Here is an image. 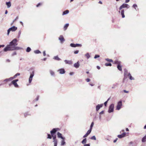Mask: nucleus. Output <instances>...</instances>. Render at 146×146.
<instances>
[{
    "instance_id": "f257e3e1",
    "label": "nucleus",
    "mask_w": 146,
    "mask_h": 146,
    "mask_svg": "<svg viewBox=\"0 0 146 146\" xmlns=\"http://www.w3.org/2000/svg\"><path fill=\"white\" fill-rule=\"evenodd\" d=\"M17 40L16 38L13 39L11 42H10L9 44L4 49V51L7 52L8 51H10V49L12 47H13L14 46H16L18 44L17 43Z\"/></svg>"
},
{
    "instance_id": "f03ea898",
    "label": "nucleus",
    "mask_w": 146,
    "mask_h": 146,
    "mask_svg": "<svg viewBox=\"0 0 146 146\" xmlns=\"http://www.w3.org/2000/svg\"><path fill=\"white\" fill-rule=\"evenodd\" d=\"M29 71H30V75L29 78V83H31L33 79V78L34 75L35 70L34 69L31 68L29 69Z\"/></svg>"
},
{
    "instance_id": "7ed1b4c3",
    "label": "nucleus",
    "mask_w": 146,
    "mask_h": 146,
    "mask_svg": "<svg viewBox=\"0 0 146 146\" xmlns=\"http://www.w3.org/2000/svg\"><path fill=\"white\" fill-rule=\"evenodd\" d=\"M17 29V27L13 26L11 28H9L7 30V35H9L10 31H14Z\"/></svg>"
},
{
    "instance_id": "20e7f679",
    "label": "nucleus",
    "mask_w": 146,
    "mask_h": 146,
    "mask_svg": "<svg viewBox=\"0 0 146 146\" xmlns=\"http://www.w3.org/2000/svg\"><path fill=\"white\" fill-rule=\"evenodd\" d=\"M53 137V142L54 143V146H57L58 141L56 138V135H51Z\"/></svg>"
},
{
    "instance_id": "39448f33",
    "label": "nucleus",
    "mask_w": 146,
    "mask_h": 146,
    "mask_svg": "<svg viewBox=\"0 0 146 146\" xmlns=\"http://www.w3.org/2000/svg\"><path fill=\"white\" fill-rule=\"evenodd\" d=\"M130 7V6L128 4L125 3H123L120 7L119 9L121 10L122 9L125 8H126L127 9H128Z\"/></svg>"
},
{
    "instance_id": "423d86ee",
    "label": "nucleus",
    "mask_w": 146,
    "mask_h": 146,
    "mask_svg": "<svg viewBox=\"0 0 146 146\" xmlns=\"http://www.w3.org/2000/svg\"><path fill=\"white\" fill-rule=\"evenodd\" d=\"M114 104H111L109 106L108 112L109 113L113 112L114 110Z\"/></svg>"
},
{
    "instance_id": "0eeeda50",
    "label": "nucleus",
    "mask_w": 146,
    "mask_h": 146,
    "mask_svg": "<svg viewBox=\"0 0 146 146\" xmlns=\"http://www.w3.org/2000/svg\"><path fill=\"white\" fill-rule=\"evenodd\" d=\"M22 49V48L21 47L17 46H14L13 47H12L11 48L10 50H18Z\"/></svg>"
},
{
    "instance_id": "6e6552de",
    "label": "nucleus",
    "mask_w": 146,
    "mask_h": 146,
    "mask_svg": "<svg viewBox=\"0 0 146 146\" xmlns=\"http://www.w3.org/2000/svg\"><path fill=\"white\" fill-rule=\"evenodd\" d=\"M129 73V72H128V70L127 69H124V77L123 79V81H124V80L127 78V75H128Z\"/></svg>"
},
{
    "instance_id": "1a4fd4ad",
    "label": "nucleus",
    "mask_w": 146,
    "mask_h": 146,
    "mask_svg": "<svg viewBox=\"0 0 146 146\" xmlns=\"http://www.w3.org/2000/svg\"><path fill=\"white\" fill-rule=\"evenodd\" d=\"M122 102L121 101H119L116 107V110H119L121 108V107L122 106Z\"/></svg>"
},
{
    "instance_id": "9d476101",
    "label": "nucleus",
    "mask_w": 146,
    "mask_h": 146,
    "mask_svg": "<svg viewBox=\"0 0 146 146\" xmlns=\"http://www.w3.org/2000/svg\"><path fill=\"white\" fill-rule=\"evenodd\" d=\"M58 129V128H54L50 131L51 135H54Z\"/></svg>"
},
{
    "instance_id": "9b49d317",
    "label": "nucleus",
    "mask_w": 146,
    "mask_h": 146,
    "mask_svg": "<svg viewBox=\"0 0 146 146\" xmlns=\"http://www.w3.org/2000/svg\"><path fill=\"white\" fill-rule=\"evenodd\" d=\"M103 104H98L96 106V111H98L100 108L102 107Z\"/></svg>"
},
{
    "instance_id": "f8f14e48",
    "label": "nucleus",
    "mask_w": 146,
    "mask_h": 146,
    "mask_svg": "<svg viewBox=\"0 0 146 146\" xmlns=\"http://www.w3.org/2000/svg\"><path fill=\"white\" fill-rule=\"evenodd\" d=\"M59 40L60 41L61 43H62L65 41L63 36L62 35H60L59 37Z\"/></svg>"
},
{
    "instance_id": "ddd939ff",
    "label": "nucleus",
    "mask_w": 146,
    "mask_h": 146,
    "mask_svg": "<svg viewBox=\"0 0 146 146\" xmlns=\"http://www.w3.org/2000/svg\"><path fill=\"white\" fill-rule=\"evenodd\" d=\"M58 71L59 72V73L61 74H64L65 72V71L64 69L63 68L59 69Z\"/></svg>"
},
{
    "instance_id": "4468645a",
    "label": "nucleus",
    "mask_w": 146,
    "mask_h": 146,
    "mask_svg": "<svg viewBox=\"0 0 146 146\" xmlns=\"http://www.w3.org/2000/svg\"><path fill=\"white\" fill-rule=\"evenodd\" d=\"M74 66L76 68H78L80 66L79 62L78 61L76 63H75L74 65Z\"/></svg>"
},
{
    "instance_id": "2eb2a0df",
    "label": "nucleus",
    "mask_w": 146,
    "mask_h": 146,
    "mask_svg": "<svg viewBox=\"0 0 146 146\" xmlns=\"http://www.w3.org/2000/svg\"><path fill=\"white\" fill-rule=\"evenodd\" d=\"M64 61L66 64H68L70 65H71L72 64V62L71 60H66Z\"/></svg>"
},
{
    "instance_id": "dca6fc26",
    "label": "nucleus",
    "mask_w": 146,
    "mask_h": 146,
    "mask_svg": "<svg viewBox=\"0 0 146 146\" xmlns=\"http://www.w3.org/2000/svg\"><path fill=\"white\" fill-rule=\"evenodd\" d=\"M118 85V84L117 83L113 84L112 85L111 88L112 89L115 88Z\"/></svg>"
},
{
    "instance_id": "f3484780",
    "label": "nucleus",
    "mask_w": 146,
    "mask_h": 146,
    "mask_svg": "<svg viewBox=\"0 0 146 146\" xmlns=\"http://www.w3.org/2000/svg\"><path fill=\"white\" fill-rule=\"evenodd\" d=\"M11 83L13 84L15 87H18L19 86L16 82L13 80L11 82Z\"/></svg>"
},
{
    "instance_id": "a211bd4d",
    "label": "nucleus",
    "mask_w": 146,
    "mask_h": 146,
    "mask_svg": "<svg viewBox=\"0 0 146 146\" xmlns=\"http://www.w3.org/2000/svg\"><path fill=\"white\" fill-rule=\"evenodd\" d=\"M57 135H58V138H61V139H64V138L62 136V134L61 133H60V132H58Z\"/></svg>"
},
{
    "instance_id": "6ab92c4d",
    "label": "nucleus",
    "mask_w": 146,
    "mask_h": 146,
    "mask_svg": "<svg viewBox=\"0 0 146 146\" xmlns=\"http://www.w3.org/2000/svg\"><path fill=\"white\" fill-rule=\"evenodd\" d=\"M6 4L7 5L8 8H10L11 6V3L10 1L6 2Z\"/></svg>"
},
{
    "instance_id": "aec40b11",
    "label": "nucleus",
    "mask_w": 146,
    "mask_h": 146,
    "mask_svg": "<svg viewBox=\"0 0 146 146\" xmlns=\"http://www.w3.org/2000/svg\"><path fill=\"white\" fill-rule=\"evenodd\" d=\"M69 25V24L68 23H67L65 25L64 27V31H66Z\"/></svg>"
},
{
    "instance_id": "412c9836",
    "label": "nucleus",
    "mask_w": 146,
    "mask_h": 146,
    "mask_svg": "<svg viewBox=\"0 0 146 146\" xmlns=\"http://www.w3.org/2000/svg\"><path fill=\"white\" fill-rule=\"evenodd\" d=\"M124 9L122 10L121 11V14L123 18H124L125 16L124 14Z\"/></svg>"
},
{
    "instance_id": "4be33fe9",
    "label": "nucleus",
    "mask_w": 146,
    "mask_h": 146,
    "mask_svg": "<svg viewBox=\"0 0 146 146\" xmlns=\"http://www.w3.org/2000/svg\"><path fill=\"white\" fill-rule=\"evenodd\" d=\"M69 11L68 10H67L63 12L62 15H65L66 14H68L69 13Z\"/></svg>"
},
{
    "instance_id": "5701e85b",
    "label": "nucleus",
    "mask_w": 146,
    "mask_h": 146,
    "mask_svg": "<svg viewBox=\"0 0 146 146\" xmlns=\"http://www.w3.org/2000/svg\"><path fill=\"white\" fill-rule=\"evenodd\" d=\"M142 141L143 142H145L146 141V135L144 136L142 139Z\"/></svg>"
},
{
    "instance_id": "b1692460",
    "label": "nucleus",
    "mask_w": 146,
    "mask_h": 146,
    "mask_svg": "<svg viewBox=\"0 0 146 146\" xmlns=\"http://www.w3.org/2000/svg\"><path fill=\"white\" fill-rule=\"evenodd\" d=\"M54 59L58 60H61V59L58 57V56H54Z\"/></svg>"
},
{
    "instance_id": "393cba45",
    "label": "nucleus",
    "mask_w": 146,
    "mask_h": 146,
    "mask_svg": "<svg viewBox=\"0 0 146 146\" xmlns=\"http://www.w3.org/2000/svg\"><path fill=\"white\" fill-rule=\"evenodd\" d=\"M117 68L120 71H121L122 68L121 66L120 65V64L118 65L117 66Z\"/></svg>"
},
{
    "instance_id": "a878e982",
    "label": "nucleus",
    "mask_w": 146,
    "mask_h": 146,
    "mask_svg": "<svg viewBox=\"0 0 146 146\" xmlns=\"http://www.w3.org/2000/svg\"><path fill=\"white\" fill-rule=\"evenodd\" d=\"M86 138H85L83 139V140L82 141V143L83 144H84L86 143Z\"/></svg>"
},
{
    "instance_id": "bb28decb",
    "label": "nucleus",
    "mask_w": 146,
    "mask_h": 146,
    "mask_svg": "<svg viewBox=\"0 0 146 146\" xmlns=\"http://www.w3.org/2000/svg\"><path fill=\"white\" fill-rule=\"evenodd\" d=\"M120 62L116 60L114 61V63L115 64H117L118 65L120 64Z\"/></svg>"
},
{
    "instance_id": "cd10ccee",
    "label": "nucleus",
    "mask_w": 146,
    "mask_h": 146,
    "mask_svg": "<svg viewBox=\"0 0 146 146\" xmlns=\"http://www.w3.org/2000/svg\"><path fill=\"white\" fill-rule=\"evenodd\" d=\"M85 56L86 57L87 59H88L90 57V56L88 53H87L85 54Z\"/></svg>"
},
{
    "instance_id": "c85d7f7f",
    "label": "nucleus",
    "mask_w": 146,
    "mask_h": 146,
    "mask_svg": "<svg viewBox=\"0 0 146 146\" xmlns=\"http://www.w3.org/2000/svg\"><path fill=\"white\" fill-rule=\"evenodd\" d=\"M34 52L36 54H39L41 53V52L38 50H35Z\"/></svg>"
},
{
    "instance_id": "c756f323",
    "label": "nucleus",
    "mask_w": 146,
    "mask_h": 146,
    "mask_svg": "<svg viewBox=\"0 0 146 146\" xmlns=\"http://www.w3.org/2000/svg\"><path fill=\"white\" fill-rule=\"evenodd\" d=\"M31 50V48L29 47H28L26 49V52H30Z\"/></svg>"
},
{
    "instance_id": "7c9ffc66",
    "label": "nucleus",
    "mask_w": 146,
    "mask_h": 146,
    "mask_svg": "<svg viewBox=\"0 0 146 146\" xmlns=\"http://www.w3.org/2000/svg\"><path fill=\"white\" fill-rule=\"evenodd\" d=\"M105 60L108 61L110 62H113V61L112 59H110L108 58H106L105 59Z\"/></svg>"
},
{
    "instance_id": "2f4dec72",
    "label": "nucleus",
    "mask_w": 146,
    "mask_h": 146,
    "mask_svg": "<svg viewBox=\"0 0 146 146\" xmlns=\"http://www.w3.org/2000/svg\"><path fill=\"white\" fill-rule=\"evenodd\" d=\"M50 74L52 76H53L54 75V72L52 70H50Z\"/></svg>"
},
{
    "instance_id": "473e14b6",
    "label": "nucleus",
    "mask_w": 146,
    "mask_h": 146,
    "mask_svg": "<svg viewBox=\"0 0 146 146\" xmlns=\"http://www.w3.org/2000/svg\"><path fill=\"white\" fill-rule=\"evenodd\" d=\"M20 74L19 73H17L16 74H15L13 77L14 79L16 78V77L17 76H19L20 75Z\"/></svg>"
},
{
    "instance_id": "72a5a7b5",
    "label": "nucleus",
    "mask_w": 146,
    "mask_h": 146,
    "mask_svg": "<svg viewBox=\"0 0 146 146\" xmlns=\"http://www.w3.org/2000/svg\"><path fill=\"white\" fill-rule=\"evenodd\" d=\"M92 129H90L87 131L86 133L88 135L90 133Z\"/></svg>"
},
{
    "instance_id": "f704fd0d",
    "label": "nucleus",
    "mask_w": 146,
    "mask_h": 146,
    "mask_svg": "<svg viewBox=\"0 0 146 146\" xmlns=\"http://www.w3.org/2000/svg\"><path fill=\"white\" fill-rule=\"evenodd\" d=\"M105 65L106 66H111V64L110 63H106L105 64Z\"/></svg>"
},
{
    "instance_id": "c9c22d12",
    "label": "nucleus",
    "mask_w": 146,
    "mask_h": 146,
    "mask_svg": "<svg viewBox=\"0 0 146 146\" xmlns=\"http://www.w3.org/2000/svg\"><path fill=\"white\" fill-rule=\"evenodd\" d=\"M90 139H91L94 140H96V137L95 136H93Z\"/></svg>"
},
{
    "instance_id": "e433bc0d",
    "label": "nucleus",
    "mask_w": 146,
    "mask_h": 146,
    "mask_svg": "<svg viewBox=\"0 0 146 146\" xmlns=\"http://www.w3.org/2000/svg\"><path fill=\"white\" fill-rule=\"evenodd\" d=\"M30 115V113L29 112L26 113L24 114V116L25 117H26L27 115Z\"/></svg>"
},
{
    "instance_id": "4c0bfd02",
    "label": "nucleus",
    "mask_w": 146,
    "mask_h": 146,
    "mask_svg": "<svg viewBox=\"0 0 146 146\" xmlns=\"http://www.w3.org/2000/svg\"><path fill=\"white\" fill-rule=\"evenodd\" d=\"M94 122H92L91 123V125H90V129L92 130V127H93L94 125Z\"/></svg>"
},
{
    "instance_id": "58836bf2",
    "label": "nucleus",
    "mask_w": 146,
    "mask_h": 146,
    "mask_svg": "<svg viewBox=\"0 0 146 146\" xmlns=\"http://www.w3.org/2000/svg\"><path fill=\"white\" fill-rule=\"evenodd\" d=\"M70 46L72 47H76L75 44L74 43H71L70 44Z\"/></svg>"
},
{
    "instance_id": "ea45409f",
    "label": "nucleus",
    "mask_w": 146,
    "mask_h": 146,
    "mask_svg": "<svg viewBox=\"0 0 146 146\" xmlns=\"http://www.w3.org/2000/svg\"><path fill=\"white\" fill-rule=\"evenodd\" d=\"M65 143V142L64 140H62L61 143V145H64Z\"/></svg>"
},
{
    "instance_id": "a19ab883",
    "label": "nucleus",
    "mask_w": 146,
    "mask_h": 146,
    "mask_svg": "<svg viewBox=\"0 0 146 146\" xmlns=\"http://www.w3.org/2000/svg\"><path fill=\"white\" fill-rule=\"evenodd\" d=\"M117 137L119 138H121L124 137L122 134L118 135Z\"/></svg>"
},
{
    "instance_id": "79ce46f5",
    "label": "nucleus",
    "mask_w": 146,
    "mask_h": 146,
    "mask_svg": "<svg viewBox=\"0 0 146 146\" xmlns=\"http://www.w3.org/2000/svg\"><path fill=\"white\" fill-rule=\"evenodd\" d=\"M8 80L9 81H10L12 80L13 79H14L13 77H11L9 78H8Z\"/></svg>"
},
{
    "instance_id": "37998d69",
    "label": "nucleus",
    "mask_w": 146,
    "mask_h": 146,
    "mask_svg": "<svg viewBox=\"0 0 146 146\" xmlns=\"http://www.w3.org/2000/svg\"><path fill=\"white\" fill-rule=\"evenodd\" d=\"M76 45V47H81L82 46V45L81 44H75Z\"/></svg>"
},
{
    "instance_id": "c03bdc74",
    "label": "nucleus",
    "mask_w": 146,
    "mask_h": 146,
    "mask_svg": "<svg viewBox=\"0 0 146 146\" xmlns=\"http://www.w3.org/2000/svg\"><path fill=\"white\" fill-rule=\"evenodd\" d=\"M133 7L136 10V8L137 7V6L136 4H134L133 5Z\"/></svg>"
},
{
    "instance_id": "a18cd8bd",
    "label": "nucleus",
    "mask_w": 146,
    "mask_h": 146,
    "mask_svg": "<svg viewBox=\"0 0 146 146\" xmlns=\"http://www.w3.org/2000/svg\"><path fill=\"white\" fill-rule=\"evenodd\" d=\"M110 100V98H109L107 100V101H106V102H105L104 103V105L106 106V105H107V103H108V101H109V100Z\"/></svg>"
},
{
    "instance_id": "49530a36",
    "label": "nucleus",
    "mask_w": 146,
    "mask_h": 146,
    "mask_svg": "<svg viewBox=\"0 0 146 146\" xmlns=\"http://www.w3.org/2000/svg\"><path fill=\"white\" fill-rule=\"evenodd\" d=\"M47 135H48L47 138H48V139H51L52 137L51 135L49 134H48Z\"/></svg>"
},
{
    "instance_id": "de8ad7c7",
    "label": "nucleus",
    "mask_w": 146,
    "mask_h": 146,
    "mask_svg": "<svg viewBox=\"0 0 146 146\" xmlns=\"http://www.w3.org/2000/svg\"><path fill=\"white\" fill-rule=\"evenodd\" d=\"M100 55H96L94 57V58L96 59L100 57Z\"/></svg>"
},
{
    "instance_id": "09e8293b",
    "label": "nucleus",
    "mask_w": 146,
    "mask_h": 146,
    "mask_svg": "<svg viewBox=\"0 0 146 146\" xmlns=\"http://www.w3.org/2000/svg\"><path fill=\"white\" fill-rule=\"evenodd\" d=\"M129 79L131 80H134L135 79L134 78L131 76H130V77H129Z\"/></svg>"
},
{
    "instance_id": "8fccbe9b",
    "label": "nucleus",
    "mask_w": 146,
    "mask_h": 146,
    "mask_svg": "<svg viewBox=\"0 0 146 146\" xmlns=\"http://www.w3.org/2000/svg\"><path fill=\"white\" fill-rule=\"evenodd\" d=\"M17 54V53L16 52H14L12 54V56H13L14 55H16Z\"/></svg>"
},
{
    "instance_id": "3c124183",
    "label": "nucleus",
    "mask_w": 146,
    "mask_h": 146,
    "mask_svg": "<svg viewBox=\"0 0 146 146\" xmlns=\"http://www.w3.org/2000/svg\"><path fill=\"white\" fill-rule=\"evenodd\" d=\"M18 19V17L17 16L15 19L13 21V23L17 19Z\"/></svg>"
},
{
    "instance_id": "603ef678",
    "label": "nucleus",
    "mask_w": 146,
    "mask_h": 146,
    "mask_svg": "<svg viewBox=\"0 0 146 146\" xmlns=\"http://www.w3.org/2000/svg\"><path fill=\"white\" fill-rule=\"evenodd\" d=\"M3 82H9L8 79V78H6V79H5L3 80Z\"/></svg>"
},
{
    "instance_id": "864d4df0",
    "label": "nucleus",
    "mask_w": 146,
    "mask_h": 146,
    "mask_svg": "<svg viewBox=\"0 0 146 146\" xmlns=\"http://www.w3.org/2000/svg\"><path fill=\"white\" fill-rule=\"evenodd\" d=\"M78 52H79V50H77L75 51L74 52V53L75 54H77L78 53Z\"/></svg>"
},
{
    "instance_id": "5fc2aeb1",
    "label": "nucleus",
    "mask_w": 146,
    "mask_h": 146,
    "mask_svg": "<svg viewBox=\"0 0 146 146\" xmlns=\"http://www.w3.org/2000/svg\"><path fill=\"white\" fill-rule=\"evenodd\" d=\"M123 136V137H124L125 136V135L126 134V133L125 132L123 133L122 134H121Z\"/></svg>"
},
{
    "instance_id": "6e6d98bb",
    "label": "nucleus",
    "mask_w": 146,
    "mask_h": 146,
    "mask_svg": "<svg viewBox=\"0 0 146 146\" xmlns=\"http://www.w3.org/2000/svg\"><path fill=\"white\" fill-rule=\"evenodd\" d=\"M90 144H86L84 145V146H90Z\"/></svg>"
},
{
    "instance_id": "4d7b16f0",
    "label": "nucleus",
    "mask_w": 146,
    "mask_h": 146,
    "mask_svg": "<svg viewBox=\"0 0 146 146\" xmlns=\"http://www.w3.org/2000/svg\"><path fill=\"white\" fill-rule=\"evenodd\" d=\"M104 111H102L100 112V113H99L101 115L102 114H103L104 113Z\"/></svg>"
},
{
    "instance_id": "13d9d810",
    "label": "nucleus",
    "mask_w": 146,
    "mask_h": 146,
    "mask_svg": "<svg viewBox=\"0 0 146 146\" xmlns=\"http://www.w3.org/2000/svg\"><path fill=\"white\" fill-rule=\"evenodd\" d=\"M43 54L44 56H45L46 55V52L45 51H44L43 52Z\"/></svg>"
},
{
    "instance_id": "bf43d9fd",
    "label": "nucleus",
    "mask_w": 146,
    "mask_h": 146,
    "mask_svg": "<svg viewBox=\"0 0 146 146\" xmlns=\"http://www.w3.org/2000/svg\"><path fill=\"white\" fill-rule=\"evenodd\" d=\"M90 79L89 78H87L86 79V81L88 82H90Z\"/></svg>"
},
{
    "instance_id": "052dcab7",
    "label": "nucleus",
    "mask_w": 146,
    "mask_h": 146,
    "mask_svg": "<svg viewBox=\"0 0 146 146\" xmlns=\"http://www.w3.org/2000/svg\"><path fill=\"white\" fill-rule=\"evenodd\" d=\"M88 134H87L86 133L84 136H83V137L84 138H85L86 137H87L88 136Z\"/></svg>"
},
{
    "instance_id": "680f3d73",
    "label": "nucleus",
    "mask_w": 146,
    "mask_h": 146,
    "mask_svg": "<svg viewBox=\"0 0 146 146\" xmlns=\"http://www.w3.org/2000/svg\"><path fill=\"white\" fill-rule=\"evenodd\" d=\"M74 74V72H70V75H73Z\"/></svg>"
},
{
    "instance_id": "e2e57ef3",
    "label": "nucleus",
    "mask_w": 146,
    "mask_h": 146,
    "mask_svg": "<svg viewBox=\"0 0 146 146\" xmlns=\"http://www.w3.org/2000/svg\"><path fill=\"white\" fill-rule=\"evenodd\" d=\"M123 92H124L125 93H129V91H126V90H123Z\"/></svg>"
},
{
    "instance_id": "0e129e2a",
    "label": "nucleus",
    "mask_w": 146,
    "mask_h": 146,
    "mask_svg": "<svg viewBox=\"0 0 146 146\" xmlns=\"http://www.w3.org/2000/svg\"><path fill=\"white\" fill-rule=\"evenodd\" d=\"M21 32L20 31L19 32V33H18V35H19V37L20 35L21 34Z\"/></svg>"
},
{
    "instance_id": "69168bd1",
    "label": "nucleus",
    "mask_w": 146,
    "mask_h": 146,
    "mask_svg": "<svg viewBox=\"0 0 146 146\" xmlns=\"http://www.w3.org/2000/svg\"><path fill=\"white\" fill-rule=\"evenodd\" d=\"M131 76V74H130V73H129V74H128V75H127V76H128L129 78V77H130V76Z\"/></svg>"
},
{
    "instance_id": "338daca9",
    "label": "nucleus",
    "mask_w": 146,
    "mask_h": 146,
    "mask_svg": "<svg viewBox=\"0 0 146 146\" xmlns=\"http://www.w3.org/2000/svg\"><path fill=\"white\" fill-rule=\"evenodd\" d=\"M117 139H118L117 138H116L115 140H114L113 142L114 143H115L116 142Z\"/></svg>"
},
{
    "instance_id": "774afa93",
    "label": "nucleus",
    "mask_w": 146,
    "mask_h": 146,
    "mask_svg": "<svg viewBox=\"0 0 146 146\" xmlns=\"http://www.w3.org/2000/svg\"><path fill=\"white\" fill-rule=\"evenodd\" d=\"M41 5V4L40 3H38L37 5H36V7H38L40 5Z\"/></svg>"
}]
</instances>
